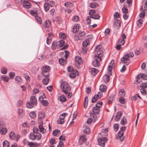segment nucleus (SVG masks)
Segmentation results:
<instances>
[{"label":"nucleus","instance_id":"33","mask_svg":"<svg viewBox=\"0 0 147 147\" xmlns=\"http://www.w3.org/2000/svg\"><path fill=\"white\" fill-rule=\"evenodd\" d=\"M60 131L59 130L56 129L54 130L53 132V135L57 136L58 135L60 134Z\"/></svg>","mask_w":147,"mask_h":147},{"label":"nucleus","instance_id":"28","mask_svg":"<svg viewBox=\"0 0 147 147\" xmlns=\"http://www.w3.org/2000/svg\"><path fill=\"white\" fill-rule=\"evenodd\" d=\"M51 25L50 22L49 20H47L44 24V26L45 27H49Z\"/></svg>","mask_w":147,"mask_h":147},{"label":"nucleus","instance_id":"7","mask_svg":"<svg viewBox=\"0 0 147 147\" xmlns=\"http://www.w3.org/2000/svg\"><path fill=\"white\" fill-rule=\"evenodd\" d=\"M108 140L105 137H102L98 139V145L102 147H104L105 146V143Z\"/></svg>","mask_w":147,"mask_h":147},{"label":"nucleus","instance_id":"32","mask_svg":"<svg viewBox=\"0 0 147 147\" xmlns=\"http://www.w3.org/2000/svg\"><path fill=\"white\" fill-rule=\"evenodd\" d=\"M35 105L31 102H27L26 104V106L27 107L29 108H32L34 107Z\"/></svg>","mask_w":147,"mask_h":147},{"label":"nucleus","instance_id":"38","mask_svg":"<svg viewBox=\"0 0 147 147\" xmlns=\"http://www.w3.org/2000/svg\"><path fill=\"white\" fill-rule=\"evenodd\" d=\"M1 79L5 82H7L9 80V78L5 75L2 76L1 77Z\"/></svg>","mask_w":147,"mask_h":147},{"label":"nucleus","instance_id":"26","mask_svg":"<svg viewBox=\"0 0 147 147\" xmlns=\"http://www.w3.org/2000/svg\"><path fill=\"white\" fill-rule=\"evenodd\" d=\"M35 19L36 22L39 24H41L42 23V20L41 18L37 16L35 17Z\"/></svg>","mask_w":147,"mask_h":147},{"label":"nucleus","instance_id":"51","mask_svg":"<svg viewBox=\"0 0 147 147\" xmlns=\"http://www.w3.org/2000/svg\"><path fill=\"white\" fill-rule=\"evenodd\" d=\"M74 39L75 41H78L81 40L82 38L81 37L79 36V34H78L75 36Z\"/></svg>","mask_w":147,"mask_h":147},{"label":"nucleus","instance_id":"9","mask_svg":"<svg viewBox=\"0 0 147 147\" xmlns=\"http://www.w3.org/2000/svg\"><path fill=\"white\" fill-rule=\"evenodd\" d=\"M45 97V95L42 96H40L39 98V100L43 105L47 106L49 102L47 100L44 99V98Z\"/></svg>","mask_w":147,"mask_h":147},{"label":"nucleus","instance_id":"40","mask_svg":"<svg viewBox=\"0 0 147 147\" xmlns=\"http://www.w3.org/2000/svg\"><path fill=\"white\" fill-rule=\"evenodd\" d=\"M65 5L68 7H69L73 6V4L70 2L67 1L65 4Z\"/></svg>","mask_w":147,"mask_h":147},{"label":"nucleus","instance_id":"41","mask_svg":"<svg viewBox=\"0 0 147 147\" xmlns=\"http://www.w3.org/2000/svg\"><path fill=\"white\" fill-rule=\"evenodd\" d=\"M90 43V41L88 40L84 41L82 42V45L83 47H86Z\"/></svg>","mask_w":147,"mask_h":147},{"label":"nucleus","instance_id":"52","mask_svg":"<svg viewBox=\"0 0 147 147\" xmlns=\"http://www.w3.org/2000/svg\"><path fill=\"white\" fill-rule=\"evenodd\" d=\"M51 37L49 35L47 38V43L48 45L50 44L51 42Z\"/></svg>","mask_w":147,"mask_h":147},{"label":"nucleus","instance_id":"6","mask_svg":"<svg viewBox=\"0 0 147 147\" xmlns=\"http://www.w3.org/2000/svg\"><path fill=\"white\" fill-rule=\"evenodd\" d=\"M136 82L138 83H140L142 79L144 80L147 79V75L144 74H142L141 75H138L136 77Z\"/></svg>","mask_w":147,"mask_h":147},{"label":"nucleus","instance_id":"24","mask_svg":"<svg viewBox=\"0 0 147 147\" xmlns=\"http://www.w3.org/2000/svg\"><path fill=\"white\" fill-rule=\"evenodd\" d=\"M107 87L104 85H101L100 87V90L102 92H105L106 90Z\"/></svg>","mask_w":147,"mask_h":147},{"label":"nucleus","instance_id":"39","mask_svg":"<svg viewBox=\"0 0 147 147\" xmlns=\"http://www.w3.org/2000/svg\"><path fill=\"white\" fill-rule=\"evenodd\" d=\"M44 10L46 12H47L49 9V5L48 3H45L44 5Z\"/></svg>","mask_w":147,"mask_h":147},{"label":"nucleus","instance_id":"34","mask_svg":"<svg viewBox=\"0 0 147 147\" xmlns=\"http://www.w3.org/2000/svg\"><path fill=\"white\" fill-rule=\"evenodd\" d=\"M45 115V113L43 112H40L39 113L38 117L39 119H42L44 117Z\"/></svg>","mask_w":147,"mask_h":147},{"label":"nucleus","instance_id":"43","mask_svg":"<svg viewBox=\"0 0 147 147\" xmlns=\"http://www.w3.org/2000/svg\"><path fill=\"white\" fill-rule=\"evenodd\" d=\"M98 4L96 2H94L90 4V7L92 8H94L97 6Z\"/></svg>","mask_w":147,"mask_h":147},{"label":"nucleus","instance_id":"20","mask_svg":"<svg viewBox=\"0 0 147 147\" xmlns=\"http://www.w3.org/2000/svg\"><path fill=\"white\" fill-rule=\"evenodd\" d=\"M66 60L63 58H61L59 60V63L63 65H65L66 64Z\"/></svg>","mask_w":147,"mask_h":147},{"label":"nucleus","instance_id":"5","mask_svg":"<svg viewBox=\"0 0 147 147\" xmlns=\"http://www.w3.org/2000/svg\"><path fill=\"white\" fill-rule=\"evenodd\" d=\"M129 58L128 54H126L121 59V61L125 65H128L130 61Z\"/></svg>","mask_w":147,"mask_h":147},{"label":"nucleus","instance_id":"19","mask_svg":"<svg viewBox=\"0 0 147 147\" xmlns=\"http://www.w3.org/2000/svg\"><path fill=\"white\" fill-rule=\"evenodd\" d=\"M40 131V132L42 134L45 133L46 131V130L43 127L42 124H40L38 126Z\"/></svg>","mask_w":147,"mask_h":147},{"label":"nucleus","instance_id":"37","mask_svg":"<svg viewBox=\"0 0 147 147\" xmlns=\"http://www.w3.org/2000/svg\"><path fill=\"white\" fill-rule=\"evenodd\" d=\"M60 38L61 39H64L66 37L65 34L63 32H61L59 34Z\"/></svg>","mask_w":147,"mask_h":147},{"label":"nucleus","instance_id":"55","mask_svg":"<svg viewBox=\"0 0 147 147\" xmlns=\"http://www.w3.org/2000/svg\"><path fill=\"white\" fill-rule=\"evenodd\" d=\"M119 101L122 104H124L125 103V100L123 97H120L119 98Z\"/></svg>","mask_w":147,"mask_h":147},{"label":"nucleus","instance_id":"4","mask_svg":"<svg viewBox=\"0 0 147 147\" xmlns=\"http://www.w3.org/2000/svg\"><path fill=\"white\" fill-rule=\"evenodd\" d=\"M126 129V127L125 126L121 127L120 128V130L118 133V139H119V140L122 142L124 140L123 131Z\"/></svg>","mask_w":147,"mask_h":147},{"label":"nucleus","instance_id":"13","mask_svg":"<svg viewBox=\"0 0 147 147\" xmlns=\"http://www.w3.org/2000/svg\"><path fill=\"white\" fill-rule=\"evenodd\" d=\"M75 59L77 63L78 64H82L83 63L82 59L79 56H76L75 57Z\"/></svg>","mask_w":147,"mask_h":147},{"label":"nucleus","instance_id":"11","mask_svg":"<svg viewBox=\"0 0 147 147\" xmlns=\"http://www.w3.org/2000/svg\"><path fill=\"white\" fill-rule=\"evenodd\" d=\"M101 47V46L100 45H98L96 47L95 49V51L96 52L95 55L98 53L99 54V55H100V54L101 55V56H102L103 55L102 54V51L100 50Z\"/></svg>","mask_w":147,"mask_h":147},{"label":"nucleus","instance_id":"42","mask_svg":"<svg viewBox=\"0 0 147 147\" xmlns=\"http://www.w3.org/2000/svg\"><path fill=\"white\" fill-rule=\"evenodd\" d=\"M60 98V100L61 102H64L66 100V97L63 95H61Z\"/></svg>","mask_w":147,"mask_h":147},{"label":"nucleus","instance_id":"60","mask_svg":"<svg viewBox=\"0 0 147 147\" xmlns=\"http://www.w3.org/2000/svg\"><path fill=\"white\" fill-rule=\"evenodd\" d=\"M113 128L115 131H117L119 128V125L117 123L115 124L113 126Z\"/></svg>","mask_w":147,"mask_h":147},{"label":"nucleus","instance_id":"18","mask_svg":"<svg viewBox=\"0 0 147 147\" xmlns=\"http://www.w3.org/2000/svg\"><path fill=\"white\" fill-rule=\"evenodd\" d=\"M18 111L19 117L20 118H22L23 117L24 112V111L22 109L18 108Z\"/></svg>","mask_w":147,"mask_h":147},{"label":"nucleus","instance_id":"47","mask_svg":"<svg viewBox=\"0 0 147 147\" xmlns=\"http://www.w3.org/2000/svg\"><path fill=\"white\" fill-rule=\"evenodd\" d=\"M57 43L56 42H53L52 45V49L53 50H55L57 47Z\"/></svg>","mask_w":147,"mask_h":147},{"label":"nucleus","instance_id":"48","mask_svg":"<svg viewBox=\"0 0 147 147\" xmlns=\"http://www.w3.org/2000/svg\"><path fill=\"white\" fill-rule=\"evenodd\" d=\"M86 137L84 136H80L79 141H82L83 142H86Z\"/></svg>","mask_w":147,"mask_h":147},{"label":"nucleus","instance_id":"8","mask_svg":"<svg viewBox=\"0 0 147 147\" xmlns=\"http://www.w3.org/2000/svg\"><path fill=\"white\" fill-rule=\"evenodd\" d=\"M9 137L10 139L11 140H14L16 139V141H17L20 138V136L19 135H16L14 132L11 131L9 134Z\"/></svg>","mask_w":147,"mask_h":147},{"label":"nucleus","instance_id":"15","mask_svg":"<svg viewBox=\"0 0 147 147\" xmlns=\"http://www.w3.org/2000/svg\"><path fill=\"white\" fill-rule=\"evenodd\" d=\"M30 13L34 17L37 16L38 9H34L33 10H31L30 11Z\"/></svg>","mask_w":147,"mask_h":147},{"label":"nucleus","instance_id":"10","mask_svg":"<svg viewBox=\"0 0 147 147\" xmlns=\"http://www.w3.org/2000/svg\"><path fill=\"white\" fill-rule=\"evenodd\" d=\"M126 38V36L124 34H121V37L119 39L118 41V43L119 44L123 45L125 43V41L124 39Z\"/></svg>","mask_w":147,"mask_h":147},{"label":"nucleus","instance_id":"12","mask_svg":"<svg viewBox=\"0 0 147 147\" xmlns=\"http://www.w3.org/2000/svg\"><path fill=\"white\" fill-rule=\"evenodd\" d=\"M23 6L24 7L28 9L31 7V4L29 1H24L23 3Z\"/></svg>","mask_w":147,"mask_h":147},{"label":"nucleus","instance_id":"36","mask_svg":"<svg viewBox=\"0 0 147 147\" xmlns=\"http://www.w3.org/2000/svg\"><path fill=\"white\" fill-rule=\"evenodd\" d=\"M127 123V119L125 117H123L121 121V123L123 125H125Z\"/></svg>","mask_w":147,"mask_h":147},{"label":"nucleus","instance_id":"3","mask_svg":"<svg viewBox=\"0 0 147 147\" xmlns=\"http://www.w3.org/2000/svg\"><path fill=\"white\" fill-rule=\"evenodd\" d=\"M97 53L94 56L95 59L92 62L93 65L95 67H98L100 65V61L102 60L101 55Z\"/></svg>","mask_w":147,"mask_h":147},{"label":"nucleus","instance_id":"22","mask_svg":"<svg viewBox=\"0 0 147 147\" xmlns=\"http://www.w3.org/2000/svg\"><path fill=\"white\" fill-rule=\"evenodd\" d=\"M96 114H95L94 113H90V118L92 120H93V121L94 122L96 119L97 116Z\"/></svg>","mask_w":147,"mask_h":147},{"label":"nucleus","instance_id":"14","mask_svg":"<svg viewBox=\"0 0 147 147\" xmlns=\"http://www.w3.org/2000/svg\"><path fill=\"white\" fill-rule=\"evenodd\" d=\"M30 102L35 105H36L37 104V100L36 97L34 96H32L30 98Z\"/></svg>","mask_w":147,"mask_h":147},{"label":"nucleus","instance_id":"17","mask_svg":"<svg viewBox=\"0 0 147 147\" xmlns=\"http://www.w3.org/2000/svg\"><path fill=\"white\" fill-rule=\"evenodd\" d=\"M122 113L121 111H119L117 113L115 117V120L116 121H119L120 118L121 116Z\"/></svg>","mask_w":147,"mask_h":147},{"label":"nucleus","instance_id":"50","mask_svg":"<svg viewBox=\"0 0 147 147\" xmlns=\"http://www.w3.org/2000/svg\"><path fill=\"white\" fill-rule=\"evenodd\" d=\"M72 20L75 22H77L79 20V17L77 16H74L73 17Z\"/></svg>","mask_w":147,"mask_h":147},{"label":"nucleus","instance_id":"57","mask_svg":"<svg viewBox=\"0 0 147 147\" xmlns=\"http://www.w3.org/2000/svg\"><path fill=\"white\" fill-rule=\"evenodd\" d=\"M95 95L91 99V101L92 102H95L98 99L100 98H98V96L95 97Z\"/></svg>","mask_w":147,"mask_h":147},{"label":"nucleus","instance_id":"62","mask_svg":"<svg viewBox=\"0 0 147 147\" xmlns=\"http://www.w3.org/2000/svg\"><path fill=\"white\" fill-rule=\"evenodd\" d=\"M93 37L92 35H89L86 37V40H88L90 41L92 39Z\"/></svg>","mask_w":147,"mask_h":147},{"label":"nucleus","instance_id":"23","mask_svg":"<svg viewBox=\"0 0 147 147\" xmlns=\"http://www.w3.org/2000/svg\"><path fill=\"white\" fill-rule=\"evenodd\" d=\"M50 67L48 66H43L42 68V72H49V71L50 69Z\"/></svg>","mask_w":147,"mask_h":147},{"label":"nucleus","instance_id":"16","mask_svg":"<svg viewBox=\"0 0 147 147\" xmlns=\"http://www.w3.org/2000/svg\"><path fill=\"white\" fill-rule=\"evenodd\" d=\"M90 71L92 75L95 76L98 72V71L95 68H92Z\"/></svg>","mask_w":147,"mask_h":147},{"label":"nucleus","instance_id":"54","mask_svg":"<svg viewBox=\"0 0 147 147\" xmlns=\"http://www.w3.org/2000/svg\"><path fill=\"white\" fill-rule=\"evenodd\" d=\"M102 102H99L96 104L95 107L100 109L102 106Z\"/></svg>","mask_w":147,"mask_h":147},{"label":"nucleus","instance_id":"49","mask_svg":"<svg viewBox=\"0 0 147 147\" xmlns=\"http://www.w3.org/2000/svg\"><path fill=\"white\" fill-rule=\"evenodd\" d=\"M58 43H59L58 45L60 47H62L64 45L65 42L63 40H60L58 41Z\"/></svg>","mask_w":147,"mask_h":147},{"label":"nucleus","instance_id":"61","mask_svg":"<svg viewBox=\"0 0 147 147\" xmlns=\"http://www.w3.org/2000/svg\"><path fill=\"white\" fill-rule=\"evenodd\" d=\"M140 92L142 94L145 95L146 94V90L144 88H142L140 89Z\"/></svg>","mask_w":147,"mask_h":147},{"label":"nucleus","instance_id":"58","mask_svg":"<svg viewBox=\"0 0 147 147\" xmlns=\"http://www.w3.org/2000/svg\"><path fill=\"white\" fill-rule=\"evenodd\" d=\"M79 36H80L81 38L84 36H85L86 35V33L84 31L81 32L80 31L79 33Z\"/></svg>","mask_w":147,"mask_h":147},{"label":"nucleus","instance_id":"27","mask_svg":"<svg viewBox=\"0 0 147 147\" xmlns=\"http://www.w3.org/2000/svg\"><path fill=\"white\" fill-rule=\"evenodd\" d=\"M125 95V91L123 89H121L119 92V95L121 97H123Z\"/></svg>","mask_w":147,"mask_h":147},{"label":"nucleus","instance_id":"30","mask_svg":"<svg viewBox=\"0 0 147 147\" xmlns=\"http://www.w3.org/2000/svg\"><path fill=\"white\" fill-rule=\"evenodd\" d=\"M30 117L32 119H34L36 117V114L34 111L31 112L29 114Z\"/></svg>","mask_w":147,"mask_h":147},{"label":"nucleus","instance_id":"2","mask_svg":"<svg viewBox=\"0 0 147 147\" xmlns=\"http://www.w3.org/2000/svg\"><path fill=\"white\" fill-rule=\"evenodd\" d=\"M61 88L65 94H67V93L69 92L71 90L69 85L66 82H62L61 85Z\"/></svg>","mask_w":147,"mask_h":147},{"label":"nucleus","instance_id":"21","mask_svg":"<svg viewBox=\"0 0 147 147\" xmlns=\"http://www.w3.org/2000/svg\"><path fill=\"white\" fill-rule=\"evenodd\" d=\"M0 133L2 135H5L7 133V129L6 127L2 128L0 129Z\"/></svg>","mask_w":147,"mask_h":147},{"label":"nucleus","instance_id":"46","mask_svg":"<svg viewBox=\"0 0 147 147\" xmlns=\"http://www.w3.org/2000/svg\"><path fill=\"white\" fill-rule=\"evenodd\" d=\"M7 69L5 67H3L1 69V72L3 74H5L7 73Z\"/></svg>","mask_w":147,"mask_h":147},{"label":"nucleus","instance_id":"53","mask_svg":"<svg viewBox=\"0 0 147 147\" xmlns=\"http://www.w3.org/2000/svg\"><path fill=\"white\" fill-rule=\"evenodd\" d=\"M140 86L144 89L147 88V82L142 83L140 85Z\"/></svg>","mask_w":147,"mask_h":147},{"label":"nucleus","instance_id":"1","mask_svg":"<svg viewBox=\"0 0 147 147\" xmlns=\"http://www.w3.org/2000/svg\"><path fill=\"white\" fill-rule=\"evenodd\" d=\"M33 133H30V137L31 139L33 140H38L41 138V135L39 132L38 128L35 127L33 128Z\"/></svg>","mask_w":147,"mask_h":147},{"label":"nucleus","instance_id":"25","mask_svg":"<svg viewBox=\"0 0 147 147\" xmlns=\"http://www.w3.org/2000/svg\"><path fill=\"white\" fill-rule=\"evenodd\" d=\"M92 111L95 114H98L100 112V109L95 107L93 108Z\"/></svg>","mask_w":147,"mask_h":147},{"label":"nucleus","instance_id":"29","mask_svg":"<svg viewBox=\"0 0 147 147\" xmlns=\"http://www.w3.org/2000/svg\"><path fill=\"white\" fill-rule=\"evenodd\" d=\"M49 81V78H46L43 79L42 82L43 84L45 85H47L48 84Z\"/></svg>","mask_w":147,"mask_h":147},{"label":"nucleus","instance_id":"59","mask_svg":"<svg viewBox=\"0 0 147 147\" xmlns=\"http://www.w3.org/2000/svg\"><path fill=\"white\" fill-rule=\"evenodd\" d=\"M112 67H112L111 65H109L108 68V74L110 75H111V71Z\"/></svg>","mask_w":147,"mask_h":147},{"label":"nucleus","instance_id":"45","mask_svg":"<svg viewBox=\"0 0 147 147\" xmlns=\"http://www.w3.org/2000/svg\"><path fill=\"white\" fill-rule=\"evenodd\" d=\"M9 143L7 141L5 140L3 142V147H9Z\"/></svg>","mask_w":147,"mask_h":147},{"label":"nucleus","instance_id":"35","mask_svg":"<svg viewBox=\"0 0 147 147\" xmlns=\"http://www.w3.org/2000/svg\"><path fill=\"white\" fill-rule=\"evenodd\" d=\"M76 76V73L74 71H71L69 74V76L71 78H75Z\"/></svg>","mask_w":147,"mask_h":147},{"label":"nucleus","instance_id":"56","mask_svg":"<svg viewBox=\"0 0 147 147\" xmlns=\"http://www.w3.org/2000/svg\"><path fill=\"white\" fill-rule=\"evenodd\" d=\"M84 132L85 134H88L90 133V129L89 128H86L84 130Z\"/></svg>","mask_w":147,"mask_h":147},{"label":"nucleus","instance_id":"64","mask_svg":"<svg viewBox=\"0 0 147 147\" xmlns=\"http://www.w3.org/2000/svg\"><path fill=\"white\" fill-rule=\"evenodd\" d=\"M15 75V73L12 72H10L9 73V76L11 78H12L14 77Z\"/></svg>","mask_w":147,"mask_h":147},{"label":"nucleus","instance_id":"44","mask_svg":"<svg viewBox=\"0 0 147 147\" xmlns=\"http://www.w3.org/2000/svg\"><path fill=\"white\" fill-rule=\"evenodd\" d=\"M67 113H64L61 115L59 116V119L61 120H63L64 119L66 116L67 115Z\"/></svg>","mask_w":147,"mask_h":147},{"label":"nucleus","instance_id":"63","mask_svg":"<svg viewBox=\"0 0 147 147\" xmlns=\"http://www.w3.org/2000/svg\"><path fill=\"white\" fill-rule=\"evenodd\" d=\"M28 145L30 147H37L36 146V144L33 142H30L29 143Z\"/></svg>","mask_w":147,"mask_h":147},{"label":"nucleus","instance_id":"31","mask_svg":"<svg viewBox=\"0 0 147 147\" xmlns=\"http://www.w3.org/2000/svg\"><path fill=\"white\" fill-rule=\"evenodd\" d=\"M104 80L105 82H108L109 80V76L107 74L105 75L103 77Z\"/></svg>","mask_w":147,"mask_h":147}]
</instances>
